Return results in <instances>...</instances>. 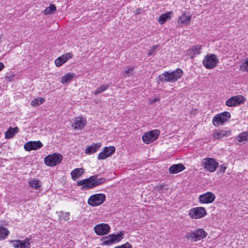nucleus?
Wrapping results in <instances>:
<instances>
[{
  "instance_id": "obj_1",
  "label": "nucleus",
  "mask_w": 248,
  "mask_h": 248,
  "mask_svg": "<svg viewBox=\"0 0 248 248\" xmlns=\"http://www.w3.org/2000/svg\"><path fill=\"white\" fill-rule=\"evenodd\" d=\"M104 178H97L95 176H91L88 178L81 180L77 183L78 186H81L82 190L90 189L98 186L105 182Z\"/></svg>"
},
{
  "instance_id": "obj_2",
  "label": "nucleus",
  "mask_w": 248,
  "mask_h": 248,
  "mask_svg": "<svg viewBox=\"0 0 248 248\" xmlns=\"http://www.w3.org/2000/svg\"><path fill=\"white\" fill-rule=\"evenodd\" d=\"M183 74V71L181 69L178 68L171 72L164 73L160 76V78L162 80L173 82L179 79L182 76Z\"/></svg>"
},
{
  "instance_id": "obj_3",
  "label": "nucleus",
  "mask_w": 248,
  "mask_h": 248,
  "mask_svg": "<svg viewBox=\"0 0 248 248\" xmlns=\"http://www.w3.org/2000/svg\"><path fill=\"white\" fill-rule=\"evenodd\" d=\"M231 117V115L228 111H224L216 115L212 119V124L216 127L223 125Z\"/></svg>"
},
{
  "instance_id": "obj_4",
  "label": "nucleus",
  "mask_w": 248,
  "mask_h": 248,
  "mask_svg": "<svg viewBox=\"0 0 248 248\" xmlns=\"http://www.w3.org/2000/svg\"><path fill=\"white\" fill-rule=\"evenodd\" d=\"M207 211L203 207L198 206L191 208L188 212V215L192 219H198L204 217L207 215Z\"/></svg>"
},
{
  "instance_id": "obj_5",
  "label": "nucleus",
  "mask_w": 248,
  "mask_h": 248,
  "mask_svg": "<svg viewBox=\"0 0 248 248\" xmlns=\"http://www.w3.org/2000/svg\"><path fill=\"white\" fill-rule=\"evenodd\" d=\"M217 57L214 54L206 55L203 59L202 64L207 69H213L218 63Z\"/></svg>"
},
{
  "instance_id": "obj_6",
  "label": "nucleus",
  "mask_w": 248,
  "mask_h": 248,
  "mask_svg": "<svg viewBox=\"0 0 248 248\" xmlns=\"http://www.w3.org/2000/svg\"><path fill=\"white\" fill-rule=\"evenodd\" d=\"M202 166L206 170L213 172L219 167V164L214 158L207 157L202 159Z\"/></svg>"
},
{
  "instance_id": "obj_7",
  "label": "nucleus",
  "mask_w": 248,
  "mask_h": 248,
  "mask_svg": "<svg viewBox=\"0 0 248 248\" xmlns=\"http://www.w3.org/2000/svg\"><path fill=\"white\" fill-rule=\"evenodd\" d=\"M105 194L98 193L91 196L88 200V204L92 206L95 207L101 205L106 200Z\"/></svg>"
},
{
  "instance_id": "obj_8",
  "label": "nucleus",
  "mask_w": 248,
  "mask_h": 248,
  "mask_svg": "<svg viewBox=\"0 0 248 248\" xmlns=\"http://www.w3.org/2000/svg\"><path fill=\"white\" fill-rule=\"evenodd\" d=\"M207 233L203 229H198L191 232H188L185 235L186 238L191 239L195 242L205 238Z\"/></svg>"
},
{
  "instance_id": "obj_9",
  "label": "nucleus",
  "mask_w": 248,
  "mask_h": 248,
  "mask_svg": "<svg viewBox=\"0 0 248 248\" xmlns=\"http://www.w3.org/2000/svg\"><path fill=\"white\" fill-rule=\"evenodd\" d=\"M62 159L61 155L54 153L45 157L44 162L46 165L48 166H54L59 164Z\"/></svg>"
},
{
  "instance_id": "obj_10",
  "label": "nucleus",
  "mask_w": 248,
  "mask_h": 248,
  "mask_svg": "<svg viewBox=\"0 0 248 248\" xmlns=\"http://www.w3.org/2000/svg\"><path fill=\"white\" fill-rule=\"evenodd\" d=\"M160 134L158 129H154L145 133L142 137V140L146 144H150L155 140Z\"/></svg>"
},
{
  "instance_id": "obj_11",
  "label": "nucleus",
  "mask_w": 248,
  "mask_h": 248,
  "mask_svg": "<svg viewBox=\"0 0 248 248\" xmlns=\"http://www.w3.org/2000/svg\"><path fill=\"white\" fill-rule=\"evenodd\" d=\"M246 98L240 95H238L231 97L227 99L225 104L228 107H235L241 104H243L246 101Z\"/></svg>"
},
{
  "instance_id": "obj_12",
  "label": "nucleus",
  "mask_w": 248,
  "mask_h": 248,
  "mask_svg": "<svg viewBox=\"0 0 248 248\" xmlns=\"http://www.w3.org/2000/svg\"><path fill=\"white\" fill-rule=\"evenodd\" d=\"M95 233L99 236L108 234L110 231V227L107 223H100L94 227Z\"/></svg>"
},
{
  "instance_id": "obj_13",
  "label": "nucleus",
  "mask_w": 248,
  "mask_h": 248,
  "mask_svg": "<svg viewBox=\"0 0 248 248\" xmlns=\"http://www.w3.org/2000/svg\"><path fill=\"white\" fill-rule=\"evenodd\" d=\"M215 199L214 194L211 192H207L199 196V202L201 204H209L212 203Z\"/></svg>"
},
{
  "instance_id": "obj_14",
  "label": "nucleus",
  "mask_w": 248,
  "mask_h": 248,
  "mask_svg": "<svg viewBox=\"0 0 248 248\" xmlns=\"http://www.w3.org/2000/svg\"><path fill=\"white\" fill-rule=\"evenodd\" d=\"M232 134L231 130L216 129L212 134V138L214 140H219L223 138H228Z\"/></svg>"
},
{
  "instance_id": "obj_15",
  "label": "nucleus",
  "mask_w": 248,
  "mask_h": 248,
  "mask_svg": "<svg viewBox=\"0 0 248 248\" xmlns=\"http://www.w3.org/2000/svg\"><path fill=\"white\" fill-rule=\"evenodd\" d=\"M87 123L86 118L82 117L75 118L74 122L72 124V127L78 130H81Z\"/></svg>"
},
{
  "instance_id": "obj_16",
  "label": "nucleus",
  "mask_w": 248,
  "mask_h": 248,
  "mask_svg": "<svg viewBox=\"0 0 248 248\" xmlns=\"http://www.w3.org/2000/svg\"><path fill=\"white\" fill-rule=\"evenodd\" d=\"M115 151V148L114 146L106 147L103 150L100 152L98 155V159H105L110 156Z\"/></svg>"
},
{
  "instance_id": "obj_17",
  "label": "nucleus",
  "mask_w": 248,
  "mask_h": 248,
  "mask_svg": "<svg viewBox=\"0 0 248 248\" xmlns=\"http://www.w3.org/2000/svg\"><path fill=\"white\" fill-rule=\"evenodd\" d=\"M73 57V55L72 53L68 52L63 54L55 60V64L57 67H59L66 62L69 59L72 58Z\"/></svg>"
},
{
  "instance_id": "obj_18",
  "label": "nucleus",
  "mask_w": 248,
  "mask_h": 248,
  "mask_svg": "<svg viewBox=\"0 0 248 248\" xmlns=\"http://www.w3.org/2000/svg\"><path fill=\"white\" fill-rule=\"evenodd\" d=\"M43 146L42 142L38 141H30L26 143L24 147L26 151H30L31 150H36L41 148Z\"/></svg>"
},
{
  "instance_id": "obj_19",
  "label": "nucleus",
  "mask_w": 248,
  "mask_h": 248,
  "mask_svg": "<svg viewBox=\"0 0 248 248\" xmlns=\"http://www.w3.org/2000/svg\"><path fill=\"white\" fill-rule=\"evenodd\" d=\"M191 19L189 13L183 12L178 20V24L180 26H186L189 24Z\"/></svg>"
},
{
  "instance_id": "obj_20",
  "label": "nucleus",
  "mask_w": 248,
  "mask_h": 248,
  "mask_svg": "<svg viewBox=\"0 0 248 248\" xmlns=\"http://www.w3.org/2000/svg\"><path fill=\"white\" fill-rule=\"evenodd\" d=\"M13 246L15 248H30L31 244L29 239L26 238L23 240H15L11 241Z\"/></svg>"
},
{
  "instance_id": "obj_21",
  "label": "nucleus",
  "mask_w": 248,
  "mask_h": 248,
  "mask_svg": "<svg viewBox=\"0 0 248 248\" xmlns=\"http://www.w3.org/2000/svg\"><path fill=\"white\" fill-rule=\"evenodd\" d=\"M102 143L98 142L93 143L90 146H87L85 149V153L88 155H91L96 153L101 147Z\"/></svg>"
},
{
  "instance_id": "obj_22",
  "label": "nucleus",
  "mask_w": 248,
  "mask_h": 248,
  "mask_svg": "<svg viewBox=\"0 0 248 248\" xmlns=\"http://www.w3.org/2000/svg\"><path fill=\"white\" fill-rule=\"evenodd\" d=\"M202 46L198 45L192 46L187 52V54L191 58H193L195 55H198L201 53Z\"/></svg>"
},
{
  "instance_id": "obj_23",
  "label": "nucleus",
  "mask_w": 248,
  "mask_h": 248,
  "mask_svg": "<svg viewBox=\"0 0 248 248\" xmlns=\"http://www.w3.org/2000/svg\"><path fill=\"white\" fill-rule=\"evenodd\" d=\"M76 77V74L74 73L68 72L62 76L61 78L62 84H65L71 82Z\"/></svg>"
},
{
  "instance_id": "obj_24",
  "label": "nucleus",
  "mask_w": 248,
  "mask_h": 248,
  "mask_svg": "<svg viewBox=\"0 0 248 248\" xmlns=\"http://www.w3.org/2000/svg\"><path fill=\"white\" fill-rule=\"evenodd\" d=\"M186 169L182 164L172 165L169 169V172L171 174H175L181 172Z\"/></svg>"
},
{
  "instance_id": "obj_25",
  "label": "nucleus",
  "mask_w": 248,
  "mask_h": 248,
  "mask_svg": "<svg viewBox=\"0 0 248 248\" xmlns=\"http://www.w3.org/2000/svg\"><path fill=\"white\" fill-rule=\"evenodd\" d=\"M84 173V170L82 168H76L71 172L72 179L75 181Z\"/></svg>"
},
{
  "instance_id": "obj_26",
  "label": "nucleus",
  "mask_w": 248,
  "mask_h": 248,
  "mask_svg": "<svg viewBox=\"0 0 248 248\" xmlns=\"http://www.w3.org/2000/svg\"><path fill=\"white\" fill-rule=\"evenodd\" d=\"M172 14V12H169L162 14L158 19V23L161 25L164 24L166 21L171 18V15Z\"/></svg>"
},
{
  "instance_id": "obj_27",
  "label": "nucleus",
  "mask_w": 248,
  "mask_h": 248,
  "mask_svg": "<svg viewBox=\"0 0 248 248\" xmlns=\"http://www.w3.org/2000/svg\"><path fill=\"white\" fill-rule=\"evenodd\" d=\"M29 185L31 188L38 190L41 187V183L38 179H33L29 181Z\"/></svg>"
},
{
  "instance_id": "obj_28",
  "label": "nucleus",
  "mask_w": 248,
  "mask_h": 248,
  "mask_svg": "<svg viewBox=\"0 0 248 248\" xmlns=\"http://www.w3.org/2000/svg\"><path fill=\"white\" fill-rule=\"evenodd\" d=\"M19 129L17 127H9L5 134L6 139H10L12 138L16 133L18 132Z\"/></svg>"
},
{
  "instance_id": "obj_29",
  "label": "nucleus",
  "mask_w": 248,
  "mask_h": 248,
  "mask_svg": "<svg viewBox=\"0 0 248 248\" xmlns=\"http://www.w3.org/2000/svg\"><path fill=\"white\" fill-rule=\"evenodd\" d=\"M102 243H101L102 246L107 245L110 246L112 244H114V242L110 234L108 236L103 237L102 238Z\"/></svg>"
},
{
  "instance_id": "obj_30",
  "label": "nucleus",
  "mask_w": 248,
  "mask_h": 248,
  "mask_svg": "<svg viewBox=\"0 0 248 248\" xmlns=\"http://www.w3.org/2000/svg\"><path fill=\"white\" fill-rule=\"evenodd\" d=\"M115 244L119 243L124 238V233L121 232L119 233L115 234H110Z\"/></svg>"
},
{
  "instance_id": "obj_31",
  "label": "nucleus",
  "mask_w": 248,
  "mask_h": 248,
  "mask_svg": "<svg viewBox=\"0 0 248 248\" xmlns=\"http://www.w3.org/2000/svg\"><path fill=\"white\" fill-rule=\"evenodd\" d=\"M45 101V99L41 97H37L32 100L31 105L32 106L35 107L43 104Z\"/></svg>"
},
{
  "instance_id": "obj_32",
  "label": "nucleus",
  "mask_w": 248,
  "mask_h": 248,
  "mask_svg": "<svg viewBox=\"0 0 248 248\" xmlns=\"http://www.w3.org/2000/svg\"><path fill=\"white\" fill-rule=\"evenodd\" d=\"M239 142H243L248 139V132H243L240 133L236 138Z\"/></svg>"
},
{
  "instance_id": "obj_33",
  "label": "nucleus",
  "mask_w": 248,
  "mask_h": 248,
  "mask_svg": "<svg viewBox=\"0 0 248 248\" xmlns=\"http://www.w3.org/2000/svg\"><path fill=\"white\" fill-rule=\"evenodd\" d=\"M56 7L54 4H50V5L45 10L44 14L46 15L53 14L56 11Z\"/></svg>"
},
{
  "instance_id": "obj_34",
  "label": "nucleus",
  "mask_w": 248,
  "mask_h": 248,
  "mask_svg": "<svg viewBox=\"0 0 248 248\" xmlns=\"http://www.w3.org/2000/svg\"><path fill=\"white\" fill-rule=\"evenodd\" d=\"M240 70L243 72H248V57L245 59L241 62Z\"/></svg>"
},
{
  "instance_id": "obj_35",
  "label": "nucleus",
  "mask_w": 248,
  "mask_h": 248,
  "mask_svg": "<svg viewBox=\"0 0 248 248\" xmlns=\"http://www.w3.org/2000/svg\"><path fill=\"white\" fill-rule=\"evenodd\" d=\"M9 234L8 230L3 227H0V239H4Z\"/></svg>"
},
{
  "instance_id": "obj_36",
  "label": "nucleus",
  "mask_w": 248,
  "mask_h": 248,
  "mask_svg": "<svg viewBox=\"0 0 248 248\" xmlns=\"http://www.w3.org/2000/svg\"><path fill=\"white\" fill-rule=\"evenodd\" d=\"M59 219L60 221H67L70 218V214L68 212H60Z\"/></svg>"
},
{
  "instance_id": "obj_37",
  "label": "nucleus",
  "mask_w": 248,
  "mask_h": 248,
  "mask_svg": "<svg viewBox=\"0 0 248 248\" xmlns=\"http://www.w3.org/2000/svg\"><path fill=\"white\" fill-rule=\"evenodd\" d=\"M109 87V85L108 84H103L99 88H97L94 92L95 94H97L106 91Z\"/></svg>"
},
{
  "instance_id": "obj_38",
  "label": "nucleus",
  "mask_w": 248,
  "mask_h": 248,
  "mask_svg": "<svg viewBox=\"0 0 248 248\" xmlns=\"http://www.w3.org/2000/svg\"><path fill=\"white\" fill-rule=\"evenodd\" d=\"M227 168V166L225 165L224 164H221L219 166V169L218 170V171H217V173L218 174L224 173L225 172Z\"/></svg>"
},
{
  "instance_id": "obj_39",
  "label": "nucleus",
  "mask_w": 248,
  "mask_h": 248,
  "mask_svg": "<svg viewBox=\"0 0 248 248\" xmlns=\"http://www.w3.org/2000/svg\"><path fill=\"white\" fill-rule=\"evenodd\" d=\"M114 248H132V246L129 243L126 242L125 244L116 246Z\"/></svg>"
},
{
  "instance_id": "obj_40",
  "label": "nucleus",
  "mask_w": 248,
  "mask_h": 248,
  "mask_svg": "<svg viewBox=\"0 0 248 248\" xmlns=\"http://www.w3.org/2000/svg\"><path fill=\"white\" fill-rule=\"evenodd\" d=\"M157 46H152L150 49L148 50L147 52L148 56H151L152 55H154L155 54V51L156 48H157Z\"/></svg>"
},
{
  "instance_id": "obj_41",
  "label": "nucleus",
  "mask_w": 248,
  "mask_h": 248,
  "mask_svg": "<svg viewBox=\"0 0 248 248\" xmlns=\"http://www.w3.org/2000/svg\"><path fill=\"white\" fill-rule=\"evenodd\" d=\"M133 71V68H129L127 70H125L124 73V77H129L130 76Z\"/></svg>"
},
{
  "instance_id": "obj_42",
  "label": "nucleus",
  "mask_w": 248,
  "mask_h": 248,
  "mask_svg": "<svg viewBox=\"0 0 248 248\" xmlns=\"http://www.w3.org/2000/svg\"><path fill=\"white\" fill-rule=\"evenodd\" d=\"M4 68V65L2 62H0V71Z\"/></svg>"
},
{
  "instance_id": "obj_43",
  "label": "nucleus",
  "mask_w": 248,
  "mask_h": 248,
  "mask_svg": "<svg viewBox=\"0 0 248 248\" xmlns=\"http://www.w3.org/2000/svg\"><path fill=\"white\" fill-rule=\"evenodd\" d=\"M158 100H159V99L158 98H155L153 100H151V103H153L154 102H155V101H157Z\"/></svg>"
}]
</instances>
